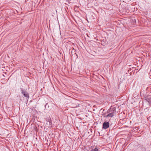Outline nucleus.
Segmentation results:
<instances>
[{
    "instance_id": "obj_3",
    "label": "nucleus",
    "mask_w": 151,
    "mask_h": 151,
    "mask_svg": "<svg viewBox=\"0 0 151 151\" xmlns=\"http://www.w3.org/2000/svg\"><path fill=\"white\" fill-rule=\"evenodd\" d=\"M107 114L106 113H104V121H107L109 122L111 119L112 117H107L106 116L107 115Z\"/></svg>"
},
{
    "instance_id": "obj_4",
    "label": "nucleus",
    "mask_w": 151,
    "mask_h": 151,
    "mask_svg": "<svg viewBox=\"0 0 151 151\" xmlns=\"http://www.w3.org/2000/svg\"><path fill=\"white\" fill-rule=\"evenodd\" d=\"M109 126V122L104 121V129L108 128Z\"/></svg>"
},
{
    "instance_id": "obj_2",
    "label": "nucleus",
    "mask_w": 151,
    "mask_h": 151,
    "mask_svg": "<svg viewBox=\"0 0 151 151\" xmlns=\"http://www.w3.org/2000/svg\"><path fill=\"white\" fill-rule=\"evenodd\" d=\"M21 91L23 95L28 99L29 97L28 93L24 89L21 88Z\"/></svg>"
},
{
    "instance_id": "obj_7",
    "label": "nucleus",
    "mask_w": 151,
    "mask_h": 151,
    "mask_svg": "<svg viewBox=\"0 0 151 151\" xmlns=\"http://www.w3.org/2000/svg\"><path fill=\"white\" fill-rule=\"evenodd\" d=\"M150 105H151V101L150 102Z\"/></svg>"
},
{
    "instance_id": "obj_6",
    "label": "nucleus",
    "mask_w": 151,
    "mask_h": 151,
    "mask_svg": "<svg viewBox=\"0 0 151 151\" xmlns=\"http://www.w3.org/2000/svg\"><path fill=\"white\" fill-rule=\"evenodd\" d=\"M102 128H104V123L102 124Z\"/></svg>"
},
{
    "instance_id": "obj_5",
    "label": "nucleus",
    "mask_w": 151,
    "mask_h": 151,
    "mask_svg": "<svg viewBox=\"0 0 151 151\" xmlns=\"http://www.w3.org/2000/svg\"><path fill=\"white\" fill-rule=\"evenodd\" d=\"M48 121L49 122V124L51 125V124H52V122L51 121V120H50V119H48Z\"/></svg>"
},
{
    "instance_id": "obj_1",
    "label": "nucleus",
    "mask_w": 151,
    "mask_h": 151,
    "mask_svg": "<svg viewBox=\"0 0 151 151\" xmlns=\"http://www.w3.org/2000/svg\"><path fill=\"white\" fill-rule=\"evenodd\" d=\"M116 108L114 106H111L107 111L106 113L107 114V117H112L114 116V114L116 112Z\"/></svg>"
}]
</instances>
